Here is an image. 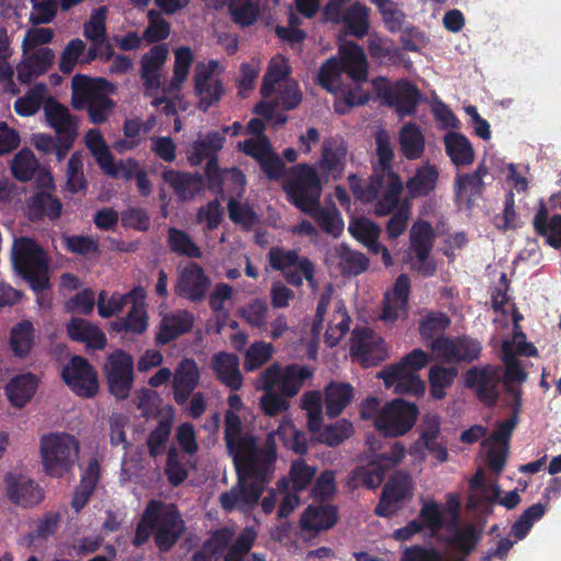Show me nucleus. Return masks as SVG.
<instances>
[{
	"label": "nucleus",
	"mask_w": 561,
	"mask_h": 561,
	"mask_svg": "<svg viewBox=\"0 0 561 561\" xmlns=\"http://www.w3.org/2000/svg\"><path fill=\"white\" fill-rule=\"evenodd\" d=\"M240 416L233 411L225 413V442L233 458L237 482L220 494L219 503L226 512L236 510L248 513L260 502L271 482L277 460V448L273 434H268L260 448L254 436H241Z\"/></svg>",
	"instance_id": "obj_1"
},
{
	"label": "nucleus",
	"mask_w": 561,
	"mask_h": 561,
	"mask_svg": "<svg viewBox=\"0 0 561 561\" xmlns=\"http://www.w3.org/2000/svg\"><path fill=\"white\" fill-rule=\"evenodd\" d=\"M345 163V146L342 142L328 140L323 144L317 169L307 163L297 164L289 170L283 183L288 199L304 213L312 215L318 225L333 236L343 231V220L334 208L320 210L319 197L322 183L341 176Z\"/></svg>",
	"instance_id": "obj_2"
},
{
	"label": "nucleus",
	"mask_w": 561,
	"mask_h": 561,
	"mask_svg": "<svg viewBox=\"0 0 561 561\" xmlns=\"http://www.w3.org/2000/svg\"><path fill=\"white\" fill-rule=\"evenodd\" d=\"M340 60L331 58L319 71V83L331 93H340L347 106L364 104L368 94L358 83L367 80L368 65L364 50L353 42H343L339 48Z\"/></svg>",
	"instance_id": "obj_3"
},
{
	"label": "nucleus",
	"mask_w": 561,
	"mask_h": 561,
	"mask_svg": "<svg viewBox=\"0 0 561 561\" xmlns=\"http://www.w3.org/2000/svg\"><path fill=\"white\" fill-rule=\"evenodd\" d=\"M376 147L378 164L375 167L371 184L364 188L356 183L354 176L350 180L355 196L363 202L378 198L375 211L379 216H385L398 204L402 183L391 171L394 153L390 137L385 130H379L376 134Z\"/></svg>",
	"instance_id": "obj_4"
},
{
	"label": "nucleus",
	"mask_w": 561,
	"mask_h": 561,
	"mask_svg": "<svg viewBox=\"0 0 561 561\" xmlns=\"http://www.w3.org/2000/svg\"><path fill=\"white\" fill-rule=\"evenodd\" d=\"M288 75L289 66L286 58L280 55L273 57L263 78L262 101L255 107L259 115L270 119L276 106L290 110L300 103L301 93L297 82Z\"/></svg>",
	"instance_id": "obj_5"
},
{
	"label": "nucleus",
	"mask_w": 561,
	"mask_h": 561,
	"mask_svg": "<svg viewBox=\"0 0 561 561\" xmlns=\"http://www.w3.org/2000/svg\"><path fill=\"white\" fill-rule=\"evenodd\" d=\"M41 457L44 471L54 478L69 473L79 456V442L67 433H49L41 437Z\"/></svg>",
	"instance_id": "obj_6"
},
{
	"label": "nucleus",
	"mask_w": 561,
	"mask_h": 561,
	"mask_svg": "<svg viewBox=\"0 0 561 561\" xmlns=\"http://www.w3.org/2000/svg\"><path fill=\"white\" fill-rule=\"evenodd\" d=\"M147 508L150 513L156 547L160 552L170 551L186 530L178 506L161 500H150Z\"/></svg>",
	"instance_id": "obj_7"
},
{
	"label": "nucleus",
	"mask_w": 561,
	"mask_h": 561,
	"mask_svg": "<svg viewBox=\"0 0 561 561\" xmlns=\"http://www.w3.org/2000/svg\"><path fill=\"white\" fill-rule=\"evenodd\" d=\"M405 457L404 446L396 442L390 451L375 454L365 466L355 467L347 480L351 489L364 486L368 490H375L380 486L386 474Z\"/></svg>",
	"instance_id": "obj_8"
},
{
	"label": "nucleus",
	"mask_w": 561,
	"mask_h": 561,
	"mask_svg": "<svg viewBox=\"0 0 561 561\" xmlns=\"http://www.w3.org/2000/svg\"><path fill=\"white\" fill-rule=\"evenodd\" d=\"M312 376L313 371L308 366L290 364L282 368L279 363H273L260 374L256 389H277L283 397L290 399Z\"/></svg>",
	"instance_id": "obj_9"
},
{
	"label": "nucleus",
	"mask_w": 561,
	"mask_h": 561,
	"mask_svg": "<svg viewBox=\"0 0 561 561\" xmlns=\"http://www.w3.org/2000/svg\"><path fill=\"white\" fill-rule=\"evenodd\" d=\"M11 259L16 273L33 291L38 294L49 288L48 256L44 248H11Z\"/></svg>",
	"instance_id": "obj_10"
},
{
	"label": "nucleus",
	"mask_w": 561,
	"mask_h": 561,
	"mask_svg": "<svg viewBox=\"0 0 561 561\" xmlns=\"http://www.w3.org/2000/svg\"><path fill=\"white\" fill-rule=\"evenodd\" d=\"M419 413L415 403L397 398L380 410L375 421V427L385 436H403L414 426Z\"/></svg>",
	"instance_id": "obj_11"
},
{
	"label": "nucleus",
	"mask_w": 561,
	"mask_h": 561,
	"mask_svg": "<svg viewBox=\"0 0 561 561\" xmlns=\"http://www.w3.org/2000/svg\"><path fill=\"white\" fill-rule=\"evenodd\" d=\"M264 124L259 118H253L248 124L249 133L256 134L255 138L239 142V148L248 156L253 157L262 167L270 179H279L284 173V163L273 151L268 139L260 134Z\"/></svg>",
	"instance_id": "obj_12"
},
{
	"label": "nucleus",
	"mask_w": 561,
	"mask_h": 561,
	"mask_svg": "<svg viewBox=\"0 0 561 561\" xmlns=\"http://www.w3.org/2000/svg\"><path fill=\"white\" fill-rule=\"evenodd\" d=\"M104 373L110 393L117 400L127 399L135 380L133 356L123 350L111 353Z\"/></svg>",
	"instance_id": "obj_13"
},
{
	"label": "nucleus",
	"mask_w": 561,
	"mask_h": 561,
	"mask_svg": "<svg viewBox=\"0 0 561 561\" xmlns=\"http://www.w3.org/2000/svg\"><path fill=\"white\" fill-rule=\"evenodd\" d=\"M168 56V49L164 45H157L144 55L141 60V78L146 89V95L151 98V105L154 107L162 106L167 114L173 112V105L164 96L159 95L161 89V80L159 70L163 66Z\"/></svg>",
	"instance_id": "obj_14"
},
{
	"label": "nucleus",
	"mask_w": 561,
	"mask_h": 561,
	"mask_svg": "<svg viewBox=\"0 0 561 561\" xmlns=\"http://www.w3.org/2000/svg\"><path fill=\"white\" fill-rule=\"evenodd\" d=\"M348 1L329 0L324 9V16L327 21L343 23L350 34L357 38H363L368 34L370 9L360 2H354L344 10V5Z\"/></svg>",
	"instance_id": "obj_15"
},
{
	"label": "nucleus",
	"mask_w": 561,
	"mask_h": 561,
	"mask_svg": "<svg viewBox=\"0 0 561 561\" xmlns=\"http://www.w3.org/2000/svg\"><path fill=\"white\" fill-rule=\"evenodd\" d=\"M61 379L77 396L82 398H92L99 391L95 368L80 355H73L64 366Z\"/></svg>",
	"instance_id": "obj_16"
},
{
	"label": "nucleus",
	"mask_w": 561,
	"mask_h": 561,
	"mask_svg": "<svg viewBox=\"0 0 561 561\" xmlns=\"http://www.w3.org/2000/svg\"><path fill=\"white\" fill-rule=\"evenodd\" d=\"M224 67L218 60H208L198 62L193 77L194 92L198 99L199 107L207 110L218 102L224 93V88L219 79Z\"/></svg>",
	"instance_id": "obj_17"
},
{
	"label": "nucleus",
	"mask_w": 561,
	"mask_h": 561,
	"mask_svg": "<svg viewBox=\"0 0 561 561\" xmlns=\"http://www.w3.org/2000/svg\"><path fill=\"white\" fill-rule=\"evenodd\" d=\"M431 350L446 363H472L481 354V343L467 335L455 339L438 336L431 342Z\"/></svg>",
	"instance_id": "obj_18"
},
{
	"label": "nucleus",
	"mask_w": 561,
	"mask_h": 561,
	"mask_svg": "<svg viewBox=\"0 0 561 561\" xmlns=\"http://www.w3.org/2000/svg\"><path fill=\"white\" fill-rule=\"evenodd\" d=\"M373 84L377 94L393 106L400 116L414 113L420 92L413 84L408 81H398L390 85L383 78L374 80Z\"/></svg>",
	"instance_id": "obj_19"
},
{
	"label": "nucleus",
	"mask_w": 561,
	"mask_h": 561,
	"mask_svg": "<svg viewBox=\"0 0 561 561\" xmlns=\"http://www.w3.org/2000/svg\"><path fill=\"white\" fill-rule=\"evenodd\" d=\"M351 353L366 367L379 365L388 357L385 341L370 328H355L352 332Z\"/></svg>",
	"instance_id": "obj_20"
},
{
	"label": "nucleus",
	"mask_w": 561,
	"mask_h": 561,
	"mask_svg": "<svg viewBox=\"0 0 561 561\" xmlns=\"http://www.w3.org/2000/svg\"><path fill=\"white\" fill-rule=\"evenodd\" d=\"M500 382L499 368L491 365L471 367L465 373L466 387L474 389L479 401L489 408L494 407L499 401Z\"/></svg>",
	"instance_id": "obj_21"
},
{
	"label": "nucleus",
	"mask_w": 561,
	"mask_h": 561,
	"mask_svg": "<svg viewBox=\"0 0 561 561\" xmlns=\"http://www.w3.org/2000/svg\"><path fill=\"white\" fill-rule=\"evenodd\" d=\"M412 478L409 473L394 472L383 485L375 514L379 517L392 516L397 511V504L412 495Z\"/></svg>",
	"instance_id": "obj_22"
},
{
	"label": "nucleus",
	"mask_w": 561,
	"mask_h": 561,
	"mask_svg": "<svg viewBox=\"0 0 561 561\" xmlns=\"http://www.w3.org/2000/svg\"><path fill=\"white\" fill-rule=\"evenodd\" d=\"M36 183L41 191L35 193L28 201V216L32 218H39L42 216L57 218L61 210V204L51 195L54 190L51 174L45 169L38 170Z\"/></svg>",
	"instance_id": "obj_23"
},
{
	"label": "nucleus",
	"mask_w": 561,
	"mask_h": 561,
	"mask_svg": "<svg viewBox=\"0 0 561 561\" xmlns=\"http://www.w3.org/2000/svg\"><path fill=\"white\" fill-rule=\"evenodd\" d=\"M72 106L77 110L85 108L89 104L103 94L113 92V87L101 78H90L84 75H76L71 82Z\"/></svg>",
	"instance_id": "obj_24"
},
{
	"label": "nucleus",
	"mask_w": 561,
	"mask_h": 561,
	"mask_svg": "<svg viewBox=\"0 0 561 561\" xmlns=\"http://www.w3.org/2000/svg\"><path fill=\"white\" fill-rule=\"evenodd\" d=\"M201 379L199 368L193 358H183L173 374V399L179 405L187 402Z\"/></svg>",
	"instance_id": "obj_25"
},
{
	"label": "nucleus",
	"mask_w": 561,
	"mask_h": 561,
	"mask_svg": "<svg viewBox=\"0 0 561 561\" xmlns=\"http://www.w3.org/2000/svg\"><path fill=\"white\" fill-rule=\"evenodd\" d=\"M410 288L408 275L400 274L393 284L392 293H386L383 296V307L380 314L383 322L393 323L401 314H407Z\"/></svg>",
	"instance_id": "obj_26"
},
{
	"label": "nucleus",
	"mask_w": 561,
	"mask_h": 561,
	"mask_svg": "<svg viewBox=\"0 0 561 561\" xmlns=\"http://www.w3.org/2000/svg\"><path fill=\"white\" fill-rule=\"evenodd\" d=\"M5 482L7 495L16 505L33 506L43 500L42 489L31 479L8 474Z\"/></svg>",
	"instance_id": "obj_27"
},
{
	"label": "nucleus",
	"mask_w": 561,
	"mask_h": 561,
	"mask_svg": "<svg viewBox=\"0 0 561 561\" xmlns=\"http://www.w3.org/2000/svg\"><path fill=\"white\" fill-rule=\"evenodd\" d=\"M55 53L48 47L33 48L23 51V59L18 66V78L22 82H28L34 77H37L53 65Z\"/></svg>",
	"instance_id": "obj_28"
},
{
	"label": "nucleus",
	"mask_w": 561,
	"mask_h": 561,
	"mask_svg": "<svg viewBox=\"0 0 561 561\" xmlns=\"http://www.w3.org/2000/svg\"><path fill=\"white\" fill-rule=\"evenodd\" d=\"M211 368L219 382L239 390L243 385V376L239 369V357L232 353L218 352L211 357Z\"/></svg>",
	"instance_id": "obj_29"
},
{
	"label": "nucleus",
	"mask_w": 561,
	"mask_h": 561,
	"mask_svg": "<svg viewBox=\"0 0 561 561\" xmlns=\"http://www.w3.org/2000/svg\"><path fill=\"white\" fill-rule=\"evenodd\" d=\"M66 331L70 340L83 343L88 350L99 351L106 345L104 332L85 319L73 317L67 323Z\"/></svg>",
	"instance_id": "obj_30"
},
{
	"label": "nucleus",
	"mask_w": 561,
	"mask_h": 561,
	"mask_svg": "<svg viewBox=\"0 0 561 561\" xmlns=\"http://www.w3.org/2000/svg\"><path fill=\"white\" fill-rule=\"evenodd\" d=\"M210 285L209 278L202 267L191 264L181 274L178 294L193 302L202 301Z\"/></svg>",
	"instance_id": "obj_31"
},
{
	"label": "nucleus",
	"mask_w": 561,
	"mask_h": 561,
	"mask_svg": "<svg viewBox=\"0 0 561 561\" xmlns=\"http://www.w3.org/2000/svg\"><path fill=\"white\" fill-rule=\"evenodd\" d=\"M194 325V317L186 310L163 316L156 335L158 345H167L179 336L190 332Z\"/></svg>",
	"instance_id": "obj_32"
},
{
	"label": "nucleus",
	"mask_w": 561,
	"mask_h": 561,
	"mask_svg": "<svg viewBox=\"0 0 561 561\" xmlns=\"http://www.w3.org/2000/svg\"><path fill=\"white\" fill-rule=\"evenodd\" d=\"M339 518L336 506L308 505L300 518V527L305 531L320 533L332 528Z\"/></svg>",
	"instance_id": "obj_33"
},
{
	"label": "nucleus",
	"mask_w": 561,
	"mask_h": 561,
	"mask_svg": "<svg viewBox=\"0 0 561 561\" xmlns=\"http://www.w3.org/2000/svg\"><path fill=\"white\" fill-rule=\"evenodd\" d=\"M38 378L33 373L16 375L5 385L4 391L9 402L15 408H23L34 397Z\"/></svg>",
	"instance_id": "obj_34"
},
{
	"label": "nucleus",
	"mask_w": 561,
	"mask_h": 561,
	"mask_svg": "<svg viewBox=\"0 0 561 561\" xmlns=\"http://www.w3.org/2000/svg\"><path fill=\"white\" fill-rule=\"evenodd\" d=\"M354 398V387L348 382L330 381L324 388L327 415L337 417Z\"/></svg>",
	"instance_id": "obj_35"
},
{
	"label": "nucleus",
	"mask_w": 561,
	"mask_h": 561,
	"mask_svg": "<svg viewBox=\"0 0 561 561\" xmlns=\"http://www.w3.org/2000/svg\"><path fill=\"white\" fill-rule=\"evenodd\" d=\"M106 7H99L91 12L89 20L83 25V35L92 43L88 61L98 56V50L106 43Z\"/></svg>",
	"instance_id": "obj_36"
},
{
	"label": "nucleus",
	"mask_w": 561,
	"mask_h": 561,
	"mask_svg": "<svg viewBox=\"0 0 561 561\" xmlns=\"http://www.w3.org/2000/svg\"><path fill=\"white\" fill-rule=\"evenodd\" d=\"M44 113L47 123L57 134L73 139L77 135V123L67 107L53 99H47L44 103Z\"/></svg>",
	"instance_id": "obj_37"
},
{
	"label": "nucleus",
	"mask_w": 561,
	"mask_h": 561,
	"mask_svg": "<svg viewBox=\"0 0 561 561\" xmlns=\"http://www.w3.org/2000/svg\"><path fill=\"white\" fill-rule=\"evenodd\" d=\"M440 434V417L436 414H426L422 420V430L420 439L424 447L435 456V458L444 462L448 458L447 448L437 443Z\"/></svg>",
	"instance_id": "obj_38"
},
{
	"label": "nucleus",
	"mask_w": 561,
	"mask_h": 561,
	"mask_svg": "<svg viewBox=\"0 0 561 561\" xmlns=\"http://www.w3.org/2000/svg\"><path fill=\"white\" fill-rule=\"evenodd\" d=\"M100 480V465L96 459H91L81 477L80 484L77 486L71 506L76 512H80L90 501Z\"/></svg>",
	"instance_id": "obj_39"
},
{
	"label": "nucleus",
	"mask_w": 561,
	"mask_h": 561,
	"mask_svg": "<svg viewBox=\"0 0 561 561\" xmlns=\"http://www.w3.org/2000/svg\"><path fill=\"white\" fill-rule=\"evenodd\" d=\"M444 145L446 153L454 164L468 165L473 162L474 151L465 135L449 131L444 136Z\"/></svg>",
	"instance_id": "obj_40"
},
{
	"label": "nucleus",
	"mask_w": 561,
	"mask_h": 561,
	"mask_svg": "<svg viewBox=\"0 0 561 561\" xmlns=\"http://www.w3.org/2000/svg\"><path fill=\"white\" fill-rule=\"evenodd\" d=\"M399 146L402 154L409 160L419 159L425 149V137L421 128L413 124L407 123L399 131Z\"/></svg>",
	"instance_id": "obj_41"
},
{
	"label": "nucleus",
	"mask_w": 561,
	"mask_h": 561,
	"mask_svg": "<svg viewBox=\"0 0 561 561\" xmlns=\"http://www.w3.org/2000/svg\"><path fill=\"white\" fill-rule=\"evenodd\" d=\"M174 64H173V76L167 89H163V94H173L181 90L184 82L186 81L193 60L194 55L190 47L182 46L173 51Z\"/></svg>",
	"instance_id": "obj_42"
},
{
	"label": "nucleus",
	"mask_w": 561,
	"mask_h": 561,
	"mask_svg": "<svg viewBox=\"0 0 561 561\" xmlns=\"http://www.w3.org/2000/svg\"><path fill=\"white\" fill-rule=\"evenodd\" d=\"M145 290L142 287L134 288L126 295L113 294L108 299L105 291H101L98 298V312L102 318H110L134 300H144Z\"/></svg>",
	"instance_id": "obj_43"
},
{
	"label": "nucleus",
	"mask_w": 561,
	"mask_h": 561,
	"mask_svg": "<svg viewBox=\"0 0 561 561\" xmlns=\"http://www.w3.org/2000/svg\"><path fill=\"white\" fill-rule=\"evenodd\" d=\"M35 341V329L30 320H22L10 332V347L15 357L25 358L32 351Z\"/></svg>",
	"instance_id": "obj_44"
},
{
	"label": "nucleus",
	"mask_w": 561,
	"mask_h": 561,
	"mask_svg": "<svg viewBox=\"0 0 561 561\" xmlns=\"http://www.w3.org/2000/svg\"><path fill=\"white\" fill-rule=\"evenodd\" d=\"M469 488L472 493L468 499V508H479L483 501L495 502L501 495V488L499 484L493 483L489 486L485 484L482 469H479L470 479Z\"/></svg>",
	"instance_id": "obj_45"
},
{
	"label": "nucleus",
	"mask_w": 561,
	"mask_h": 561,
	"mask_svg": "<svg viewBox=\"0 0 561 561\" xmlns=\"http://www.w3.org/2000/svg\"><path fill=\"white\" fill-rule=\"evenodd\" d=\"M112 328L117 333L142 334L148 328V316L144 302L138 305V300H134L126 317L114 321Z\"/></svg>",
	"instance_id": "obj_46"
},
{
	"label": "nucleus",
	"mask_w": 561,
	"mask_h": 561,
	"mask_svg": "<svg viewBox=\"0 0 561 561\" xmlns=\"http://www.w3.org/2000/svg\"><path fill=\"white\" fill-rule=\"evenodd\" d=\"M379 378L383 380L386 388H394V392L403 394L422 396L425 391V383L417 374L412 371H400L398 376L388 379L386 368L379 373Z\"/></svg>",
	"instance_id": "obj_47"
},
{
	"label": "nucleus",
	"mask_w": 561,
	"mask_h": 561,
	"mask_svg": "<svg viewBox=\"0 0 561 561\" xmlns=\"http://www.w3.org/2000/svg\"><path fill=\"white\" fill-rule=\"evenodd\" d=\"M438 171L432 164H423L416 170L414 175L408 181V193L412 197L427 195L432 192L437 183Z\"/></svg>",
	"instance_id": "obj_48"
},
{
	"label": "nucleus",
	"mask_w": 561,
	"mask_h": 561,
	"mask_svg": "<svg viewBox=\"0 0 561 561\" xmlns=\"http://www.w3.org/2000/svg\"><path fill=\"white\" fill-rule=\"evenodd\" d=\"M84 144L102 171L111 172L112 153L102 133L96 128L89 129L84 136Z\"/></svg>",
	"instance_id": "obj_49"
},
{
	"label": "nucleus",
	"mask_w": 561,
	"mask_h": 561,
	"mask_svg": "<svg viewBox=\"0 0 561 561\" xmlns=\"http://www.w3.org/2000/svg\"><path fill=\"white\" fill-rule=\"evenodd\" d=\"M458 370L455 367H444L434 365L428 373L430 393L435 400H442L446 397V389L449 388Z\"/></svg>",
	"instance_id": "obj_50"
},
{
	"label": "nucleus",
	"mask_w": 561,
	"mask_h": 561,
	"mask_svg": "<svg viewBox=\"0 0 561 561\" xmlns=\"http://www.w3.org/2000/svg\"><path fill=\"white\" fill-rule=\"evenodd\" d=\"M502 360L504 363V385L523 383L527 380L528 374L513 350V344L504 341L502 344Z\"/></svg>",
	"instance_id": "obj_51"
},
{
	"label": "nucleus",
	"mask_w": 561,
	"mask_h": 561,
	"mask_svg": "<svg viewBox=\"0 0 561 561\" xmlns=\"http://www.w3.org/2000/svg\"><path fill=\"white\" fill-rule=\"evenodd\" d=\"M164 182L169 183L176 194L183 198H191L202 186L198 176L188 175L174 170H167L162 173Z\"/></svg>",
	"instance_id": "obj_52"
},
{
	"label": "nucleus",
	"mask_w": 561,
	"mask_h": 561,
	"mask_svg": "<svg viewBox=\"0 0 561 561\" xmlns=\"http://www.w3.org/2000/svg\"><path fill=\"white\" fill-rule=\"evenodd\" d=\"M431 359V356L421 348H414L412 352L407 354L397 364L390 365L386 368V375L388 379H392L398 376L400 371H412L417 374L420 369L425 367Z\"/></svg>",
	"instance_id": "obj_53"
},
{
	"label": "nucleus",
	"mask_w": 561,
	"mask_h": 561,
	"mask_svg": "<svg viewBox=\"0 0 561 561\" xmlns=\"http://www.w3.org/2000/svg\"><path fill=\"white\" fill-rule=\"evenodd\" d=\"M534 226L550 245H561V216H553L548 221V211L542 206L534 218Z\"/></svg>",
	"instance_id": "obj_54"
},
{
	"label": "nucleus",
	"mask_w": 561,
	"mask_h": 561,
	"mask_svg": "<svg viewBox=\"0 0 561 561\" xmlns=\"http://www.w3.org/2000/svg\"><path fill=\"white\" fill-rule=\"evenodd\" d=\"M224 144V137L219 133H209L204 138L195 141L190 150L188 160L192 164H199L204 159L216 153Z\"/></svg>",
	"instance_id": "obj_55"
},
{
	"label": "nucleus",
	"mask_w": 561,
	"mask_h": 561,
	"mask_svg": "<svg viewBox=\"0 0 561 561\" xmlns=\"http://www.w3.org/2000/svg\"><path fill=\"white\" fill-rule=\"evenodd\" d=\"M481 538L482 531L478 530L476 525L467 524L462 528L456 526L455 535L450 538L449 543L467 557L477 548Z\"/></svg>",
	"instance_id": "obj_56"
},
{
	"label": "nucleus",
	"mask_w": 561,
	"mask_h": 561,
	"mask_svg": "<svg viewBox=\"0 0 561 561\" xmlns=\"http://www.w3.org/2000/svg\"><path fill=\"white\" fill-rule=\"evenodd\" d=\"M46 100V87L44 84H37L30 89L24 96L15 101L14 110L20 116H31L39 110Z\"/></svg>",
	"instance_id": "obj_57"
},
{
	"label": "nucleus",
	"mask_w": 561,
	"mask_h": 561,
	"mask_svg": "<svg viewBox=\"0 0 561 561\" xmlns=\"http://www.w3.org/2000/svg\"><path fill=\"white\" fill-rule=\"evenodd\" d=\"M348 231L357 242L364 245H374L378 240L381 230L370 219L356 217L352 218L350 221Z\"/></svg>",
	"instance_id": "obj_58"
},
{
	"label": "nucleus",
	"mask_w": 561,
	"mask_h": 561,
	"mask_svg": "<svg viewBox=\"0 0 561 561\" xmlns=\"http://www.w3.org/2000/svg\"><path fill=\"white\" fill-rule=\"evenodd\" d=\"M449 317L440 311L428 312L424 318L420 320L419 332L423 340H435L449 327Z\"/></svg>",
	"instance_id": "obj_59"
},
{
	"label": "nucleus",
	"mask_w": 561,
	"mask_h": 561,
	"mask_svg": "<svg viewBox=\"0 0 561 561\" xmlns=\"http://www.w3.org/2000/svg\"><path fill=\"white\" fill-rule=\"evenodd\" d=\"M369 266V259L351 248H341L340 268L344 276H357L365 272Z\"/></svg>",
	"instance_id": "obj_60"
},
{
	"label": "nucleus",
	"mask_w": 561,
	"mask_h": 561,
	"mask_svg": "<svg viewBox=\"0 0 561 561\" xmlns=\"http://www.w3.org/2000/svg\"><path fill=\"white\" fill-rule=\"evenodd\" d=\"M231 538L232 533L229 529L222 528L217 530L213 537L204 543L203 550L196 551L193 554L192 561H209L207 553L210 556L222 553L229 546Z\"/></svg>",
	"instance_id": "obj_61"
},
{
	"label": "nucleus",
	"mask_w": 561,
	"mask_h": 561,
	"mask_svg": "<svg viewBox=\"0 0 561 561\" xmlns=\"http://www.w3.org/2000/svg\"><path fill=\"white\" fill-rule=\"evenodd\" d=\"M172 430V421L169 419L160 420L157 426L149 433L147 446L149 455L153 458L161 455L169 442Z\"/></svg>",
	"instance_id": "obj_62"
},
{
	"label": "nucleus",
	"mask_w": 561,
	"mask_h": 561,
	"mask_svg": "<svg viewBox=\"0 0 561 561\" xmlns=\"http://www.w3.org/2000/svg\"><path fill=\"white\" fill-rule=\"evenodd\" d=\"M274 347L271 343L254 342L245 352L243 368L245 371H253L273 356Z\"/></svg>",
	"instance_id": "obj_63"
},
{
	"label": "nucleus",
	"mask_w": 561,
	"mask_h": 561,
	"mask_svg": "<svg viewBox=\"0 0 561 561\" xmlns=\"http://www.w3.org/2000/svg\"><path fill=\"white\" fill-rule=\"evenodd\" d=\"M353 432V424L343 419L333 424L327 425L320 434V442L330 447H335L351 437Z\"/></svg>",
	"instance_id": "obj_64"
}]
</instances>
